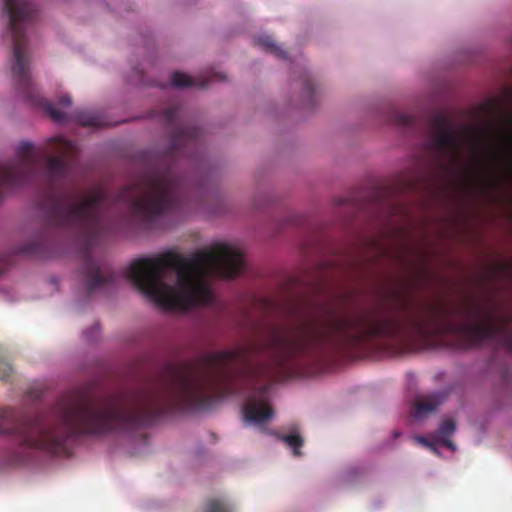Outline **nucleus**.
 Instances as JSON below:
<instances>
[{
	"instance_id": "obj_1",
	"label": "nucleus",
	"mask_w": 512,
	"mask_h": 512,
	"mask_svg": "<svg viewBox=\"0 0 512 512\" xmlns=\"http://www.w3.org/2000/svg\"><path fill=\"white\" fill-rule=\"evenodd\" d=\"M388 296L395 300L397 313L343 316L327 308L323 320L305 319L291 332L279 330V369L328 351L360 348L374 339L453 349L493 341L512 353V313L503 311L492 298H469L454 307L427 303L418 311H408L409 301L403 292L392 291Z\"/></svg>"
},
{
	"instance_id": "obj_2",
	"label": "nucleus",
	"mask_w": 512,
	"mask_h": 512,
	"mask_svg": "<svg viewBox=\"0 0 512 512\" xmlns=\"http://www.w3.org/2000/svg\"><path fill=\"white\" fill-rule=\"evenodd\" d=\"M182 108L170 106L160 112L161 120L173 128L170 148L163 154H148L132 182L113 200L125 204L138 220L149 223L157 217L178 210L184 198V186L176 172L177 160L192 158L201 142L196 126L182 125ZM112 202L109 192L98 187L88 194L65 192L52 196L43 204L45 232L80 240L83 253V277L89 294L116 281V273L102 267L91 255L104 229L105 206Z\"/></svg>"
},
{
	"instance_id": "obj_3",
	"label": "nucleus",
	"mask_w": 512,
	"mask_h": 512,
	"mask_svg": "<svg viewBox=\"0 0 512 512\" xmlns=\"http://www.w3.org/2000/svg\"><path fill=\"white\" fill-rule=\"evenodd\" d=\"M245 267L243 253L228 244H216L184 257L167 251L136 259L123 270L143 295L166 310H188L212 301L207 278H234Z\"/></svg>"
},
{
	"instance_id": "obj_4",
	"label": "nucleus",
	"mask_w": 512,
	"mask_h": 512,
	"mask_svg": "<svg viewBox=\"0 0 512 512\" xmlns=\"http://www.w3.org/2000/svg\"><path fill=\"white\" fill-rule=\"evenodd\" d=\"M8 16V31L11 35L14 63L12 76L23 96L35 106L43 107L57 123L68 121L66 114L36 93L30 73V60L27 54V29L37 17V9L28 0H3Z\"/></svg>"
},
{
	"instance_id": "obj_5",
	"label": "nucleus",
	"mask_w": 512,
	"mask_h": 512,
	"mask_svg": "<svg viewBox=\"0 0 512 512\" xmlns=\"http://www.w3.org/2000/svg\"><path fill=\"white\" fill-rule=\"evenodd\" d=\"M430 130L428 146L435 154L437 165L443 171H450L458 162L462 137L456 132L451 119L442 113L431 117Z\"/></svg>"
},
{
	"instance_id": "obj_6",
	"label": "nucleus",
	"mask_w": 512,
	"mask_h": 512,
	"mask_svg": "<svg viewBox=\"0 0 512 512\" xmlns=\"http://www.w3.org/2000/svg\"><path fill=\"white\" fill-rule=\"evenodd\" d=\"M455 430L456 424L454 420L446 419L441 423L435 435H430L429 438L419 436L417 437V440L435 453H438L436 448L437 445H443L450 450L455 451V444L450 439Z\"/></svg>"
},
{
	"instance_id": "obj_7",
	"label": "nucleus",
	"mask_w": 512,
	"mask_h": 512,
	"mask_svg": "<svg viewBox=\"0 0 512 512\" xmlns=\"http://www.w3.org/2000/svg\"><path fill=\"white\" fill-rule=\"evenodd\" d=\"M502 143L493 150L481 157V163L490 166L496 161L509 160L512 157V118L507 117L505 127L500 129Z\"/></svg>"
},
{
	"instance_id": "obj_8",
	"label": "nucleus",
	"mask_w": 512,
	"mask_h": 512,
	"mask_svg": "<svg viewBox=\"0 0 512 512\" xmlns=\"http://www.w3.org/2000/svg\"><path fill=\"white\" fill-rule=\"evenodd\" d=\"M226 79V76L222 73H212L207 77H191L185 73L176 71L172 73L170 82L173 87L176 88H186V87H198V88H207L209 83L214 81H223Z\"/></svg>"
},
{
	"instance_id": "obj_9",
	"label": "nucleus",
	"mask_w": 512,
	"mask_h": 512,
	"mask_svg": "<svg viewBox=\"0 0 512 512\" xmlns=\"http://www.w3.org/2000/svg\"><path fill=\"white\" fill-rule=\"evenodd\" d=\"M447 395L448 393L446 391H439L419 397L415 401L414 416L416 418H422L434 412L445 401Z\"/></svg>"
},
{
	"instance_id": "obj_10",
	"label": "nucleus",
	"mask_w": 512,
	"mask_h": 512,
	"mask_svg": "<svg viewBox=\"0 0 512 512\" xmlns=\"http://www.w3.org/2000/svg\"><path fill=\"white\" fill-rule=\"evenodd\" d=\"M71 117L84 127L100 128L110 125L103 115L97 111L81 109L75 111Z\"/></svg>"
},
{
	"instance_id": "obj_11",
	"label": "nucleus",
	"mask_w": 512,
	"mask_h": 512,
	"mask_svg": "<svg viewBox=\"0 0 512 512\" xmlns=\"http://www.w3.org/2000/svg\"><path fill=\"white\" fill-rule=\"evenodd\" d=\"M255 43L266 52L271 53L278 58L286 59L287 57V53L277 45L271 36H260L255 40Z\"/></svg>"
},
{
	"instance_id": "obj_12",
	"label": "nucleus",
	"mask_w": 512,
	"mask_h": 512,
	"mask_svg": "<svg viewBox=\"0 0 512 512\" xmlns=\"http://www.w3.org/2000/svg\"><path fill=\"white\" fill-rule=\"evenodd\" d=\"M278 440L284 442L287 446H289L293 450V454L295 456H301L302 453L300 448L304 444V440L298 433H292L288 435H277Z\"/></svg>"
},
{
	"instance_id": "obj_13",
	"label": "nucleus",
	"mask_w": 512,
	"mask_h": 512,
	"mask_svg": "<svg viewBox=\"0 0 512 512\" xmlns=\"http://www.w3.org/2000/svg\"><path fill=\"white\" fill-rule=\"evenodd\" d=\"M204 512H233V508L224 499L212 498L206 502Z\"/></svg>"
},
{
	"instance_id": "obj_14",
	"label": "nucleus",
	"mask_w": 512,
	"mask_h": 512,
	"mask_svg": "<svg viewBox=\"0 0 512 512\" xmlns=\"http://www.w3.org/2000/svg\"><path fill=\"white\" fill-rule=\"evenodd\" d=\"M393 121L398 126L410 128L415 124V117L410 114L396 112L393 115Z\"/></svg>"
},
{
	"instance_id": "obj_15",
	"label": "nucleus",
	"mask_w": 512,
	"mask_h": 512,
	"mask_svg": "<svg viewBox=\"0 0 512 512\" xmlns=\"http://www.w3.org/2000/svg\"><path fill=\"white\" fill-rule=\"evenodd\" d=\"M41 249H42V243L35 242V243H30V244L23 246L20 249V252L26 253V254L38 255L40 253Z\"/></svg>"
},
{
	"instance_id": "obj_16",
	"label": "nucleus",
	"mask_w": 512,
	"mask_h": 512,
	"mask_svg": "<svg viewBox=\"0 0 512 512\" xmlns=\"http://www.w3.org/2000/svg\"><path fill=\"white\" fill-rule=\"evenodd\" d=\"M303 83H304V87H305V90L306 92L312 96L313 93H314V82L312 80V78L310 77V75L308 74H305L304 75V78H303Z\"/></svg>"
},
{
	"instance_id": "obj_17",
	"label": "nucleus",
	"mask_w": 512,
	"mask_h": 512,
	"mask_svg": "<svg viewBox=\"0 0 512 512\" xmlns=\"http://www.w3.org/2000/svg\"><path fill=\"white\" fill-rule=\"evenodd\" d=\"M42 394L43 390L40 388H32L31 390L28 391L29 397L32 398L33 400L40 399Z\"/></svg>"
},
{
	"instance_id": "obj_18",
	"label": "nucleus",
	"mask_w": 512,
	"mask_h": 512,
	"mask_svg": "<svg viewBox=\"0 0 512 512\" xmlns=\"http://www.w3.org/2000/svg\"><path fill=\"white\" fill-rule=\"evenodd\" d=\"M59 103L63 106H70L71 103H72V100L70 98V96L68 95H65V96H62L60 99H59Z\"/></svg>"
},
{
	"instance_id": "obj_19",
	"label": "nucleus",
	"mask_w": 512,
	"mask_h": 512,
	"mask_svg": "<svg viewBox=\"0 0 512 512\" xmlns=\"http://www.w3.org/2000/svg\"><path fill=\"white\" fill-rule=\"evenodd\" d=\"M402 208L398 207L397 204H391L390 206V210H391V214H395L398 210H401Z\"/></svg>"
},
{
	"instance_id": "obj_20",
	"label": "nucleus",
	"mask_w": 512,
	"mask_h": 512,
	"mask_svg": "<svg viewBox=\"0 0 512 512\" xmlns=\"http://www.w3.org/2000/svg\"><path fill=\"white\" fill-rule=\"evenodd\" d=\"M509 268V265L506 263H502L499 265V269L502 271H506Z\"/></svg>"
},
{
	"instance_id": "obj_21",
	"label": "nucleus",
	"mask_w": 512,
	"mask_h": 512,
	"mask_svg": "<svg viewBox=\"0 0 512 512\" xmlns=\"http://www.w3.org/2000/svg\"><path fill=\"white\" fill-rule=\"evenodd\" d=\"M373 242H374L375 245L379 246L378 248H379L381 253H386L387 252L385 247L380 246L376 241H373Z\"/></svg>"
},
{
	"instance_id": "obj_22",
	"label": "nucleus",
	"mask_w": 512,
	"mask_h": 512,
	"mask_svg": "<svg viewBox=\"0 0 512 512\" xmlns=\"http://www.w3.org/2000/svg\"><path fill=\"white\" fill-rule=\"evenodd\" d=\"M487 185H488V188H493V187H495V186H496V182H495V181H489V182L487 183Z\"/></svg>"
},
{
	"instance_id": "obj_23",
	"label": "nucleus",
	"mask_w": 512,
	"mask_h": 512,
	"mask_svg": "<svg viewBox=\"0 0 512 512\" xmlns=\"http://www.w3.org/2000/svg\"><path fill=\"white\" fill-rule=\"evenodd\" d=\"M465 132L467 135L472 136V131L470 128H465Z\"/></svg>"
}]
</instances>
